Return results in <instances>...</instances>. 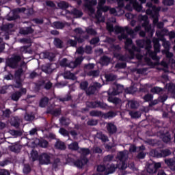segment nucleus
Returning <instances> with one entry per match:
<instances>
[{"mask_svg":"<svg viewBox=\"0 0 175 175\" xmlns=\"http://www.w3.org/2000/svg\"><path fill=\"white\" fill-rule=\"evenodd\" d=\"M48 104H49V98L44 97L40 99L39 103V106L40 107H44Z\"/></svg>","mask_w":175,"mask_h":175,"instance_id":"nucleus-28","label":"nucleus"},{"mask_svg":"<svg viewBox=\"0 0 175 175\" xmlns=\"http://www.w3.org/2000/svg\"><path fill=\"white\" fill-rule=\"evenodd\" d=\"M142 18L144 21H145L144 23H143V27H144L146 31L148 32H151V25L148 24V18L146 16V15H145L143 16Z\"/></svg>","mask_w":175,"mask_h":175,"instance_id":"nucleus-14","label":"nucleus"},{"mask_svg":"<svg viewBox=\"0 0 175 175\" xmlns=\"http://www.w3.org/2000/svg\"><path fill=\"white\" fill-rule=\"evenodd\" d=\"M38 159L40 165H50L51 163V154L42 153Z\"/></svg>","mask_w":175,"mask_h":175,"instance_id":"nucleus-6","label":"nucleus"},{"mask_svg":"<svg viewBox=\"0 0 175 175\" xmlns=\"http://www.w3.org/2000/svg\"><path fill=\"white\" fill-rule=\"evenodd\" d=\"M3 116H4V117H6L7 118H9L10 117V109H7L3 111Z\"/></svg>","mask_w":175,"mask_h":175,"instance_id":"nucleus-60","label":"nucleus"},{"mask_svg":"<svg viewBox=\"0 0 175 175\" xmlns=\"http://www.w3.org/2000/svg\"><path fill=\"white\" fill-rule=\"evenodd\" d=\"M33 118H35V117L33 115H31L29 113H27L25 116V120L26 121H32L33 120Z\"/></svg>","mask_w":175,"mask_h":175,"instance_id":"nucleus-59","label":"nucleus"},{"mask_svg":"<svg viewBox=\"0 0 175 175\" xmlns=\"http://www.w3.org/2000/svg\"><path fill=\"white\" fill-rule=\"evenodd\" d=\"M67 44H69L70 47H77V41L75 39H68L67 40Z\"/></svg>","mask_w":175,"mask_h":175,"instance_id":"nucleus-39","label":"nucleus"},{"mask_svg":"<svg viewBox=\"0 0 175 175\" xmlns=\"http://www.w3.org/2000/svg\"><path fill=\"white\" fill-rule=\"evenodd\" d=\"M31 170L32 169L31 168V165L29 164H25L23 167V173L24 174H29L31 173Z\"/></svg>","mask_w":175,"mask_h":175,"instance_id":"nucleus-38","label":"nucleus"},{"mask_svg":"<svg viewBox=\"0 0 175 175\" xmlns=\"http://www.w3.org/2000/svg\"><path fill=\"white\" fill-rule=\"evenodd\" d=\"M60 102H69V100H72V96L67 95L66 97H62L59 99Z\"/></svg>","mask_w":175,"mask_h":175,"instance_id":"nucleus-47","label":"nucleus"},{"mask_svg":"<svg viewBox=\"0 0 175 175\" xmlns=\"http://www.w3.org/2000/svg\"><path fill=\"white\" fill-rule=\"evenodd\" d=\"M88 75L98 77V76H99V71L98 70H91L88 73Z\"/></svg>","mask_w":175,"mask_h":175,"instance_id":"nucleus-41","label":"nucleus"},{"mask_svg":"<svg viewBox=\"0 0 175 175\" xmlns=\"http://www.w3.org/2000/svg\"><path fill=\"white\" fill-rule=\"evenodd\" d=\"M108 95L109 96L108 97V102H110L111 103H113L116 106L117 105H120V98L113 96H116V95H118V92L116 89H109L107 92Z\"/></svg>","mask_w":175,"mask_h":175,"instance_id":"nucleus-5","label":"nucleus"},{"mask_svg":"<svg viewBox=\"0 0 175 175\" xmlns=\"http://www.w3.org/2000/svg\"><path fill=\"white\" fill-rule=\"evenodd\" d=\"M105 78L106 81H114L116 80L117 77L113 74L105 75Z\"/></svg>","mask_w":175,"mask_h":175,"instance_id":"nucleus-33","label":"nucleus"},{"mask_svg":"<svg viewBox=\"0 0 175 175\" xmlns=\"http://www.w3.org/2000/svg\"><path fill=\"white\" fill-rule=\"evenodd\" d=\"M53 25L56 29H64L65 28V23L61 21L53 22Z\"/></svg>","mask_w":175,"mask_h":175,"instance_id":"nucleus-25","label":"nucleus"},{"mask_svg":"<svg viewBox=\"0 0 175 175\" xmlns=\"http://www.w3.org/2000/svg\"><path fill=\"white\" fill-rule=\"evenodd\" d=\"M152 152H154L153 157H157L158 158L161 157H167L172 154V152L169 150V149H166L164 150H162L160 153V154H158V152L155 150L152 151Z\"/></svg>","mask_w":175,"mask_h":175,"instance_id":"nucleus-12","label":"nucleus"},{"mask_svg":"<svg viewBox=\"0 0 175 175\" xmlns=\"http://www.w3.org/2000/svg\"><path fill=\"white\" fill-rule=\"evenodd\" d=\"M59 122H60L61 125H63L64 126H69V122H66V118H65L64 116H62L59 119Z\"/></svg>","mask_w":175,"mask_h":175,"instance_id":"nucleus-43","label":"nucleus"},{"mask_svg":"<svg viewBox=\"0 0 175 175\" xmlns=\"http://www.w3.org/2000/svg\"><path fill=\"white\" fill-rule=\"evenodd\" d=\"M40 147H42V148H47L49 146V142L46 139H42L39 141L38 143Z\"/></svg>","mask_w":175,"mask_h":175,"instance_id":"nucleus-37","label":"nucleus"},{"mask_svg":"<svg viewBox=\"0 0 175 175\" xmlns=\"http://www.w3.org/2000/svg\"><path fill=\"white\" fill-rule=\"evenodd\" d=\"M161 138L163 139V141L165 143H167V142H170V135H169V134H167L165 135H162Z\"/></svg>","mask_w":175,"mask_h":175,"instance_id":"nucleus-56","label":"nucleus"},{"mask_svg":"<svg viewBox=\"0 0 175 175\" xmlns=\"http://www.w3.org/2000/svg\"><path fill=\"white\" fill-rule=\"evenodd\" d=\"M55 148L61 150H66V145H65V143L62 141L57 140L55 144Z\"/></svg>","mask_w":175,"mask_h":175,"instance_id":"nucleus-15","label":"nucleus"},{"mask_svg":"<svg viewBox=\"0 0 175 175\" xmlns=\"http://www.w3.org/2000/svg\"><path fill=\"white\" fill-rule=\"evenodd\" d=\"M80 88L81 90H83V91L87 92V90H88V81H82L80 83Z\"/></svg>","mask_w":175,"mask_h":175,"instance_id":"nucleus-36","label":"nucleus"},{"mask_svg":"<svg viewBox=\"0 0 175 175\" xmlns=\"http://www.w3.org/2000/svg\"><path fill=\"white\" fill-rule=\"evenodd\" d=\"M57 6L60 8L62 9L63 10L68 9L69 8V3H66V1H62L58 3Z\"/></svg>","mask_w":175,"mask_h":175,"instance_id":"nucleus-35","label":"nucleus"},{"mask_svg":"<svg viewBox=\"0 0 175 175\" xmlns=\"http://www.w3.org/2000/svg\"><path fill=\"white\" fill-rule=\"evenodd\" d=\"M18 18H20V16L14 12L12 16L8 18V21H14V20H18Z\"/></svg>","mask_w":175,"mask_h":175,"instance_id":"nucleus-46","label":"nucleus"},{"mask_svg":"<svg viewBox=\"0 0 175 175\" xmlns=\"http://www.w3.org/2000/svg\"><path fill=\"white\" fill-rule=\"evenodd\" d=\"M42 72L46 73L47 75H50V73H53V68H51V64L48 63L42 66Z\"/></svg>","mask_w":175,"mask_h":175,"instance_id":"nucleus-16","label":"nucleus"},{"mask_svg":"<svg viewBox=\"0 0 175 175\" xmlns=\"http://www.w3.org/2000/svg\"><path fill=\"white\" fill-rule=\"evenodd\" d=\"M113 158H114V156H113V154H108L104 157L103 161L104 162H111V161H113Z\"/></svg>","mask_w":175,"mask_h":175,"instance_id":"nucleus-48","label":"nucleus"},{"mask_svg":"<svg viewBox=\"0 0 175 175\" xmlns=\"http://www.w3.org/2000/svg\"><path fill=\"white\" fill-rule=\"evenodd\" d=\"M87 124L89 125V126H94L95 125H98V120L91 119L87 122Z\"/></svg>","mask_w":175,"mask_h":175,"instance_id":"nucleus-45","label":"nucleus"},{"mask_svg":"<svg viewBox=\"0 0 175 175\" xmlns=\"http://www.w3.org/2000/svg\"><path fill=\"white\" fill-rule=\"evenodd\" d=\"M31 158H32L33 162H35V161H36V159H38V158H39V154H38V152L36 151L35 152V151L32 150Z\"/></svg>","mask_w":175,"mask_h":175,"instance_id":"nucleus-53","label":"nucleus"},{"mask_svg":"<svg viewBox=\"0 0 175 175\" xmlns=\"http://www.w3.org/2000/svg\"><path fill=\"white\" fill-rule=\"evenodd\" d=\"M22 35H29L33 33V29L31 27H27L21 31Z\"/></svg>","mask_w":175,"mask_h":175,"instance_id":"nucleus-27","label":"nucleus"},{"mask_svg":"<svg viewBox=\"0 0 175 175\" xmlns=\"http://www.w3.org/2000/svg\"><path fill=\"white\" fill-rule=\"evenodd\" d=\"M161 166V163L153 162L148 165L147 167V172L150 174H154V173H157V170H158V169H159Z\"/></svg>","mask_w":175,"mask_h":175,"instance_id":"nucleus-9","label":"nucleus"},{"mask_svg":"<svg viewBox=\"0 0 175 175\" xmlns=\"http://www.w3.org/2000/svg\"><path fill=\"white\" fill-rule=\"evenodd\" d=\"M146 6H148V8H150V9L146 11V14H149L150 16H152V17L154 18L153 19L154 24H157V23H158V12H159L161 9L155 6H152V4L151 3H148L146 4Z\"/></svg>","mask_w":175,"mask_h":175,"instance_id":"nucleus-4","label":"nucleus"},{"mask_svg":"<svg viewBox=\"0 0 175 175\" xmlns=\"http://www.w3.org/2000/svg\"><path fill=\"white\" fill-rule=\"evenodd\" d=\"M86 32L88 35H96V31L92 28L86 29Z\"/></svg>","mask_w":175,"mask_h":175,"instance_id":"nucleus-54","label":"nucleus"},{"mask_svg":"<svg viewBox=\"0 0 175 175\" xmlns=\"http://www.w3.org/2000/svg\"><path fill=\"white\" fill-rule=\"evenodd\" d=\"M153 43L155 53H159V47H161V46L159 45V40H158L157 38H154Z\"/></svg>","mask_w":175,"mask_h":175,"instance_id":"nucleus-30","label":"nucleus"},{"mask_svg":"<svg viewBox=\"0 0 175 175\" xmlns=\"http://www.w3.org/2000/svg\"><path fill=\"white\" fill-rule=\"evenodd\" d=\"M53 87V83L51 81H48L46 83H44V88L46 90L51 89Z\"/></svg>","mask_w":175,"mask_h":175,"instance_id":"nucleus-58","label":"nucleus"},{"mask_svg":"<svg viewBox=\"0 0 175 175\" xmlns=\"http://www.w3.org/2000/svg\"><path fill=\"white\" fill-rule=\"evenodd\" d=\"M161 91L162 89L159 87H155L151 89V92H152L153 94H159L161 92Z\"/></svg>","mask_w":175,"mask_h":175,"instance_id":"nucleus-52","label":"nucleus"},{"mask_svg":"<svg viewBox=\"0 0 175 175\" xmlns=\"http://www.w3.org/2000/svg\"><path fill=\"white\" fill-rule=\"evenodd\" d=\"M10 150L12 152H16L18 153L20 151H21V145L19 144H14L11 146H10Z\"/></svg>","mask_w":175,"mask_h":175,"instance_id":"nucleus-21","label":"nucleus"},{"mask_svg":"<svg viewBox=\"0 0 175 175\" xmlns=\"http://www.w3.org/2000/svg\"><path fill=\"white\" fill-rule=\"evenodd\" d=\"M115 32L120 33V35L118 36V39L120 42H121L122 39L126 40L124 42V49L129 54V59H132V49L129 48L132 46V38H128V35H130L131 38H132V29H129L128 27H122L116 25L115 26Z\"/></svg>","mask_w":175,"mask_h":175,"instance_id":"nucleus-1","label":"nucleus"},{"mask_svg":"<svg viewBox=\"0 0 175 175\" xmlns=\"http://www.w3.org/2000/svg\"><path fill=\"white\" fill-rule=\"evenodd\" d=\"M98 84H99V83H94L93 85L88 88L85 92L88 96H90V95H94V94L96 92V90H98Z\"/></svg>","mask_w":175,"mask_h":175,"instance_id":"nucleus-11","label":"nucleus"},{"mask_svg":"<svg viewBox=\"0 0 175 175\" xmlns=\"http://www.w3.org/2000/svg\"><path fill=\"white\" fill-rule=\"evenodd\" d=\"M90 116H91V117H103V112L93 110L90 112Z\"/></svg>","mask_w":175,"mask_h":175,"instance_id":"nucleus-26","label":"nucleus"},{"mask_svg":"<svg viewBox=\"0 0 175 175\" xmlns=\"http://www.w3.org/2000/svg\"><path fill=\"white\" fill-rule=\"evenodd\" d=\"M115 68L116 69H125V68H126V63L125 62L117 63L115 65Z\"/></svg>","mask_w":175,"mask_h":175,"instance_id":"nucleus-40","label":"nucleus"},{"mask_svg":"<svg viewBox=\"0 0 175 175\" xmlns=\"http://www.w3.org/2000/svg\"><path fill=\"white\" fill-rule=\"evenodd\" d=\"M117 169V166L115 164L112 163L109 165V166L107 168L106 171L104 172L105 175L113 174L116 170Z\"/></svg>","mask_w":175,"mask_h":175,"instance_id":"nucleus-13","label":"nucleus"},{"mask_svg":"<svg viewBox=\"0 0 175 175\" xmlns=\"http://www.w3.org/2000/svg\"><path fill=\"white\" fill-rule=\"evenodd\" d=\"M74 39L76 40L77 43H84L85 42L86 39H88V36L85 35L81 37V36H79L77 37V36H74Z\"/></svg>","mask_w":175,"mask_h":175,"instance_id":"nucleus-24","label":"nucleus"},{"mask_svg":"<svg viewBox=\"0 0 175 175\" xmlns=\"http://www.w3.org/2000/svg\"><path fill=\"white\" fill-rule=\"evenodd\" d=\"M106 128L109 135H114V133H117V126H116L114 123H112V122L107 123Z\"/></svg>","mask_w":175,"mask_h":175,"instance_id":"nucleus-10","label":"nucleus"},{"mask_svg":"<svg viewBox=\"0 0 175 175\" xmlns=\"http://www.w3.org/2000/svg\"><path fill=\"white\" fill-rule=\"evenodd\" d=\"M25 94H27V89L21 88L19 91H16L11 95V99L14 100V102H17L23 95H25Z\"/></svg>","mask_w":175,"mask_h":175,"instance_id":"nucleus-7","label":"nucleus"},{"mask_svg":"<svg viewBox=\"0 0 175 175\" xmlns=\"http://www.w3.org/2000/svg\"><path fill=\"white\" fill-rule=\"evenodd\" d=\"M163 3H164V5H166L167 6H172V5L174 3V2L173 1V0H163Z\"/></svg>","mask_w":175,"mask_h":175,"instance_id":"nucleus-62","label":"nucleus"},{"mask_svg":"<svg viewBox=\"0 0 175 175\" xmlns=\"http://www.w3.org/2000/svg\"><path fill=\"white\" fill-rule=\"evenodd\" d=\"M53 43L57 49H62L64 47V41L58 38L54 39Z\"/></svg>","mask_w":175,"mask_h":175,"instance_id":"nucleus-19","label":"nucleus"},{"mask_svg":"<svg viewBox=\"0 0 175 175\" xmlns=\"http://www.w3.org/2000/svg\"><path fill=\"white\" fill-rule=\"evenodd\" d=\"M32 21L33 23H35V24H43V23H44L43 19H40V18H33L32 20Z\"/></svg>","mask_w":175,"mask_h":175,"instance_id":"nucleus-63","label":"nucleus"},{"mask_svg":"<svg viewBox=\"0 0 175 175\" xmlns=\"http://www.w3.org/2000/svg\"><path fill=\"white\" fill-rule=\"evenodd\" d=\"M106 166L105 165H99L97 166V172L98 173H103V172H106Z\"/></svg>","mask_w":175,"mask_h":175,"instance_id":"nucleus-44","label":"nucleus"},{"mask_svg":"<svg viewBox=\"0 0 175 175\" xmlns=\"http://www.w3.org/2000/svg\"><path fill=\"white\" fill-rule=\"evenodd\" d=\"M23 72H24V70H23L22 68H18V69L15 72V76H16V77H21V75H23Z\"/></svg>","mask_w":175,"mask_h":175,"instance_id":"nucleus-61","label":"nucleus"},{"mask_svg":"<svg viewBox=\"0 0 175 175\" xmlns=\"http://www.w3.org/2000/svg\"><path fill=\"white\" fill-rule=\"evenodd\" d=\"M21 56L20 55H12L11 57L6 59L5 66L10 68L11 69H17L20 66V62H21Z\"/></svg>","mask_w":175,"mask_h":175,"instance_id":"nucleus-2","label":"nucleus"},{"mask_svg":"<svg viewBox=\"0 0 175 175\" xmlns=\"http://www.w3.org/2000/svg\"><path fill=\"white\" fill-rule=\"evenodd\" d=\"M59 132L61 135H62L63 136H69V132L67 131L66 129H64V128H61L59 130Z\"/></svg>","mask_w":175,"mask_h":175,"instance_id":"nucleus-51","label":"nucleus"},{"mask_svg":"<svg viewBox=\"0 0 175 175\" xmlns=\"http://www.w3.org/2000/svg\"><path fill=\"white\" fill-rule=\"evenodd\" d=\"M117 159L120 162L126 161V151H122L118 153Z\"/></svg>","mask_w":175,"mask_h":175,"instance_id":"nucleus-18","label":"nucleus"},{"mask_svg":"<svg viewBox=\"0 0 175 175\" xmlns=\"http://www.w3.org/2000/svg\"><path fill=\"white\" fill-rule=\"evenodd\" d=\"M165 162L167 165V166H170V167H172V166H174V165H175V160H174V159H166L165 161Z\"/></svg>","mask_w":175,"mask_h":175,"instance_id":"nucleus-42","label":"nucleus"},{"mask_svg":"<svg viewBox=\"0 0 175 175\" xmlns=\"http://www.w3.org/2000/svg\"><path fill=\"white\" fill-rule=\"evenodd\" d=\"M79 154H81V157H87V155H90L91 151L89 148H79V150H78Z\"/></svg>","mask_w":175,"mask_h":175,"instance_id":"nucleus-20","label":"nucleus"},{"mask_svg":"<svg viewBox=\"0 0 175 175\" xmlns=\"http://www.w3.org/2000/svg\"><path fill=\"white\" fill-rule=\"evenodd\" d=\"M99 37H94L91 39L90 41V44H98V43L100 42Z\"/></svg>","mask_w":175,"mask_h":175,"instance_id":"nucleus-50","label":"nucleus"},{"mask_svg":"<svg viewBox=\"0 0 175 175\" xmlns=\"http://www.w3.org/2000/svg\"><path fill=\"white\" fill-rule=\"evenodd\" d=\"M46 6H49V8H55V3L52 1H46Z\"/></svg>","mask_w":175,"mask_h":175,"instance_id":"nucleus-64","label":"nucleus"},{"mask_svg":"<svg viewBox=\"0 0 175 175\" xmlns=\"http://www.w3.org/2000/svg\"><path fill=\"white\" fill-rule=\"evenodd\" d=\"M72 14H73V16H75V17L80 18L83 16V12L75 8L72 11Z\"/></svg>","mask_w":175,"mask_h":175,"instance_id":"nucleus-34","label":"nucleus"},{"mask_svg":"<svg viewBox=\"0 0 175 175\" xmlns=\"http://www.w3.org/2000/svg\"><path fill=\"white\" fill-rule=\"evenodd\" d=\"M100 61L103 64H109V62H110V57L104 55L100 58Z\"/></svg>","mask_w":175,"mask_h":175,"instance_id":"nucleus-49","label":"nucleus"},{"mask_svg":"<svg viewBox=\"0 0 175 175\" xmlns=\"http://www.w3.org/2000/svg\"><path fill=\"white\" fill-rule=\"evenodd\" d=\"M43 57L45 59H49V61H54L55 58V54L53 52H44Z\"/></svg>","mask_w":175,"mask_h":175,"instance_id":"nucleus-17","label":"nucleus"},{"mask_svg":"<svg viewBox=\"0 0 175 175\" xmlns=\"http://www.w3.org/2000/svg\"><path fill=\"white\" fill-rule=\"evenodd\" d=\"M59 163H61V159L59 158L55 159L53 162L52 163L53 169L57 170V169H58Z\"/></svg>","mask_w":175,"mask_h":175,"instance_id":"nucleus-31","label":"nucleus"},{"mask_svg":"<svg viewBox=\"0 0 175 175\" xmlns=\"http://www.w3.org/2000/svg\"><path fill=\"white\" fill-rule=\"evenodd\" d=\"M117 116V112L109 111L105 113H103V117L105 119L107 118H114Z\"/></svg>","mask_w":175,"mask_h":175,"instance_id":"nucleus-23","label":"nucleus"},{"mask_svg":"<svg viewBox=\"0 0 175 175\" xmlns=\"http://www.w3.org/2000/svg\"><path fill=\"white\" fill-rule=\"evenodd\" d=\"M44 84H46V81H44V80L39 81L38 83H36L35 90L36 91H40V90H42V88L43 87V85H44Z\"/></svg>","mask_w":175,"mask_h":175,"instance_id":"nucleus-29","label":"nucleus"},{"mask_svg":"<svg viewBox=\"0 0 175 175\" xmlns=\"http://www.w3.org/2000/svg\"><path fill=\"white\" fill-rule=\"evenodd\" d=\"M102 109L106 110L107 109V104L101 101H88L86 103V108H84V111H88V109Z\"/></svg>","mask_w":175,"mask_h":175,"instance_id":"nucleus-3","label":"nucleus"},{"mask_svg":"<svg viewBox=\"0 0 175 175\" xmlns=\"http://www.w3.org/2000/svg\"><path fill=\"white\" fill-rule=\"evenodd\" d=\"M88 158H87V157L82 156L79 159L74 161V165L76 167H78V169H83V166L87 165L88 163Z\"/></svg>","mask_w":175,"mask_h":175,"instance_id":"nucleus-8","label":"nucleus"},{"mask_svg":"<svg viewBox=\"0 0 175 175\" xmlns=\"http://www.w3.org/2000/svg\"><path fill=\"white\" fill-rule=\"evenodd\" d=\"M67 62H68V59L63 58L59 64H60L61 66L66 68V67H68V64Z\"/></svg>","mask_w":175,"mask_h":175,"instance_id":"nucleus-55","label":"nucleus"},{"mask_svg":"<svg viewBox=\"0 0 175 175\" xmlns=\"http://www.w3.org/2000/svg\"><path fill=\"white\" fill-rule=\"evenodd\" d=\"M107 29L109 32H114V25H113V24L107 23Z\"/></svg>","mask_w":175,"mask_h":175,"instance_id":"nucleus-57","label":"nucleus"},{"mask_svg":"<svg viewBox=\"0 0 175 175\" xmlns=\"http://www.w3.org/2000/svg\"><path fill=\"white\" fill-rule=\"evenodd\" d=\"M69 150H72V151H79L80 150V147L79 146V143L77 142L71 143L68 145Z\"/></svg>","mask_w":175,"mask_h":175,"instance_id":"nucleus-22","label":"nucleus"},{"mask_svg":"<svg viewBox=\"0 0 175 175\" xmlns=\"http://www.w3.org/2000/svg\"><path fill=\"white\" fill-rule=\"evenodd\" d=\"M49 114L54 116L55 117H58V116H61V109H55L54 110H50L48 111Z\"/></svg>","mask_w":175,"mask_h":175,"instance_id":"nucleus-32","label":"nucleus"}]
</instances>
